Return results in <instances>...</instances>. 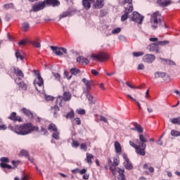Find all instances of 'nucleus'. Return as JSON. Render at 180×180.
Listing matches in <instances>:
<instances>
[{
  "label": "nucleus",
  "mask_w": 180,
  "mask_h": 180,
  "mask_svg": "<svg viewBox=\"0 0 180 180\" xmlns=\"http://www.w3.org/2000/svg\"><path fill=\"white\" fill-rule=\"evenodd\" d=\"M8 129L14 131L17 134H20L21 136H26L27 134H30L32 131H39V127L33 125V124L28 122L21 125H9Z\"/></svg>",
  "instance_id": "nucleus-1"
},
{
  "label": "nucleus",
  "mask_w": 180,
  "mask_h": 180,
  "mask_svg": "<svg viewBox=\"0 0 180 180\" xmlns=\"http://www.w3.org/2000/svg\"><path fill=\"white\" fill-rule=\"evenodd\" d=\"M72 98V94L70 91H64L63 96H58L56 98V105L51 108V112L53 114L54 117H58L60 108H63L64 102H70Z\"/></svg>",
  "instance_id": "nucleus-2"
},
{
  "label": "nucleus",
  "mask_w": 180,
  "mask_h": 180,
  "mask_svg": "<svg viewBox=\"0 0 180 180\" xmlns=\"http://www.w3.org/2000/svg\"><path fill=\"white\" fill-rule=\"evenodd\" d=\"M82 4L86 11L91 9V4L94 9H102L105 6V0H82Z\"/></svg>",
  "instance_id": "nucleus-3"
},
{
  "label": "nucleus",
  "mask_w": 180,
  "mask_h": 180,
  "mask_svg": "<svg viewBox=\"0 0 180 180\" xmlns=\"http://www.w3.org/2000/svg\"><path fill=\"white\" fill-rule=\"evenodd\" d=\"M108 164L110 167L109 169L111 171L112 175H117L118 174L117 179L126 180V176H124V169L113 167V163H112V160H110V158L108 159Z\"/></svg>",
  "instance_id": "nucleus-4"
},
{
  "label": "nucleus",
  "mask_w": 180,
  "mask_h": 180,
  "mask_svg": "<svg viewBox=\"0 0 180 180\" xmlns=\"http://www.w3.org/2000/svg\"><path fill=\"white\" fill-rule=\"evenodd\" d=\"M162 22V15L160 11H155L150 15V23H152V27L157 29L158 27V23Z\"/></svg>",
  "instance_id": "nucleus-5"
},
{
  "label": "nucleus",
  "mask_w": 180,
  "mask_h": 180,
  "mask_svg": "<svg viewBox=\"0 0 180 180\" xmlns=\"http://www.w3.org/2000/svg\"><path fill=\"white\" fill-rule=\"evenodd\" d=\"M129 144L131 147L135 148L136 154L142 156L146 155V148L147 147L146 143H139V145H136L134 142L130 141Z\"/></svg>",
  "instance_id": "nucleus-6"
},
{
  "label": "nucleus",
  "mask_w": 180,
  "mask_h": 180,
  "mask_svg": "<svg viewBox=\"0 0 180 180\" xmlns=\"http://www.w3.org/2000/svg\"><path fill=\"white\" fill-rule=\"evenodd\" d=\"M91 58L93 60H98V61H105V60L109 59V54L105 52H101L96 55H91Z\"/></svg>",
  "instance_id": "nucleus-7"
},
{
  "label": "nucleus",
  "mask_w": 180,
  "mask_h": 180,
  "mask_svg": "<svg viewBox=\"0 0 180 180\" xmlns=\"http://www.w3.org/2000/svg\"><path fill=\"white\" fill-rule=\"evenodd\" d=\"M133 12V5L129 6V7H125L124 11V14L121 16V22H124L129 19V13Z\"/></svg>",
  "instance_id": "nucleus-8"
},
{
  "label": "nucleus",
  "mask_w": 180,
  "mask_h": 180,
  "mask_svg": "<svg viewBox=\"0 0 180 180\" xmlns=\"http://www.w3.org/2000/svg\"><path fill=\"white\" fill-rule=\"evenodd\" d=\"M11 71L13 74H15V75H16V77H18V79H19V81H20V79H22V78H23L25 77L23 72L22 70H20V69H19V68H16L15 66L12 67L11 68ZM20 77L22 78H20Z\"/></svg>",
  "instance_id": "nucleus-9"
},
{
  "label": "nucleus",
  "mask_w": 180,
  "mask_h": 180,
  "mask_svg": "<svg viewBox=\"0 0 180 180\" xmlns=\"http://www.w3.org/2000/svg\"><path fill=\"white\" fill-rule=\"evenodd\" d=\"M32 12H39V11H42V9L46 8V4L44 1H39L32 6Z\"/></svg>",
  "instance_id": "nucleus-10"
},
{
  "label": "nucleus",
  "mask_w": 180,
  "mask_h": 180,
  "mask_svg": "<svg viewBox=\"0 0 180 180\" xmlns=\"http://www.w3.org/2000/svg\"><path fill=\"white\" fill-rule=\"evenodd\" d=\"M132 15H133L131 19L133 22H136V23H139V25H141L143 23L144 17L141 16V15L138 13L136 11H134Z\"/></svg>",
  "instance_id": "nucleus-11"
},
{
  "label": "nucleus",
  "mask_w": 180,
  "mask_h": 180,
  "mask_svg": "<svg viewBox=\"0 0 180 180\" xmlns=\"http://www.w3.org/2000/svg\"><path fill=\"white\" fill-rule=\"evenodd\" d=\"M143 63H147V64H152V63L155 61V56L153 54H146L143 57Z\"/></svg>",
  "instance_id": "nucleus-12"
},
{
  "label": "nucleus",
  "mask_w": 180,
  "mask_h": 180,
  "mask_svg": "<svg viewBox=\"0 0 180 180\" xmlns=\"http://www.w3.org/2000/svg\"><path fill=\"white\" fill-rule=\"evenodd\" d=\"M8 119L10 120H12L14 122H18L19 123L23 122V119H22V117L18 116L16 112H13L11 113L10 116L8 117Z\"/></svg>",
  "instance_id": "nucleus-13"
},
{
  "label": "nucleus",
  "mask_w": 180,
  "mask_h": 180,
  "mask_svg": "<svg viewBox=\"0 0 180 180\" xmlns=\"http://www.w3.org/2000/svg\"><path fill=\"white\" fill-rule=\"evenodd\" d=\"M148 49L151 53H155L156 54L160 53V46L158 42L149 44Z\"/></svg>",
  "instance_id": "nucleus-14"
},
{
  "label": "nucleus",
  "mask_w": 180,
  "mask_h": 180,
  "mask_svg": "<svg viewBox=\"0 0 180 180\" xmlns=\"http://www.w3.org/2000/svg\"><path fill=\"white\" fill-rule=\"evenodd\" d=\"M45 6H53L55 8L56 6H60V1L58 0H44Z\"/></svg>",
  "instance_id": "nucleus-15"
},
{
  "label": "nucleus",
  "mask_w": 180,
  "mask_h": 180,
  "mask_svg": "<svg viewBox=\"0 0 180 180\" xmlns=\"http://www.w3.org/2000/svg\"><path fill=\"white\" fill-rule=\"evenodd\" d=\"M157 4H159V6H161L162 8H165V6L171 5L172 2L170 0H157Z\"/></svg>",
  "instance_id": "nucleus-16"
},
{
  "label": "nucleus",
  "mask_w": 180,
  "mask_h": 180,
  "mask_svg": "<svg viewBox=\"0 0 180 180\" xmlns=\"http://www.w3.org/2000/svg\"><path fill=\"white\" fill-rule=\"evenodd\" d=\"M37 85L39 86L40 88H42L44 86V80L43 79V77H41V75L40 73L37 74Z\"/></svg>",
  "instance_id": "nucleus-17"
},
{
  "label": "nucleus",
  "mask_w": 180,
  "mask_h": 180,
  "mask_svg": "<svg viewBox=\"0 0 180 180\" xmlns=\"http://www.w3.org/2000/svg\"><path fill=\"white\" fill-rule=\"evenodd\" d=\"M21 112L25 115V116H27L29 119H33L34 116H33V112L26 108H22Z\"/></svg>",
  "instance_id": "nucleus-18"
},
{
  "label": "nucleus",
  "mask_w": 180,
  "mask_h": 180,
  "mask_svg": "<svg viewBox=\"0 0 180 180\" xmlns=\"http://www.w3.org/2000/svg\"><path fill=\"white\" fill-rule=\"evenodd\" d=\"M114 147L117 154H122V145H120L119 141H115L114 143Z\"/></svg>",
  "instance_id": "nucleus-19"
},
{
  "label": "nucleus",
  "mask_w": 180,
  "mask_h": 180,
  "mask_svg": "<svg viewBox=\"0 0 180 180\" xmlns=\"http://www.w3.org/2000/svg\"><path fill=\"white\" fill-rule=\"evenodd\" d=\"M77 62L79 64H85L86 65H87V64H89V60L83 56H79L77 58Z\"/></svg>",
  "instance_id": "nucleus-20"
},
{
  "label": "nucleus",
  "mask_w": 180,
  "mask_h": 180,
  "mask_svg": "<svg viewBox=\"0 0 180 180\" xmlns=\"http://www.w3.org/2000/svg\"><path fill=\"white\" fill-rule=\"evenodd\" d=\"M51 50L53 51L56 56H63V52H61V48L51 46Z\"/></svg>",
  "instance_id": "nucleus-21"
},
{
  "label": "nucleus",
  "mask_w": 180,
  "mask_h": 180,
  "mask_svg": "<svg viewBox=\"0 0 180 180\" xmlns=\"http://www.w3.org/2000/svg\"><path fill=\"white\" fill-rule=\"evenodd\" d=\"M86 155V157L85 158V161L87 162V164H90V165H92V160H94V155L89 153H87Z\"/></svg>",
  "instance_id": "nucleus-22"
},
{
  "label": "nucleus",
  "mask_w": 180,
  "mask_h": 180,
  "mask_svg": "<svg viewBox=\"0 0 180 180\" xmlns=\"http://www.w3.org/2000/svg\"><path fill=\"white\" fill-rule=\"evenodd\" d=\"M70 72L72 75H78L81 72V70L77 68H72L70 69Z\"/></svg>",
  "instance_id": "nucleus-23"
},
{
  "label": "nucleus",
  "mask_w": 180,
  "mask_h": 180,
  "mask_svg": "<svg viewBox=\"0 0 180 180\" xmlns=\"http://www.w3.org/2000/svg\"><path fill=\"white\" fill-rule=\"evenodd\" d=\"M68 16H71V13L70 11H64L59 15V20L64 19V18H68Z\"/></svg>",
  "instance_id": "nucleus-24"
},
{
  "label": "nucleus",
  "mask_w": 180,
  "mask_h": 180,
  "mask_svg": "<svg viewBox=\"0 0 180 180\" xmlns=\"http://www.w3.org/2000/svg\"><path fill=\"white\" fill-rule=\"evenodd\" d=\"M48 130H49V131H58V129L57 128V126L55 125V124L51 123V124L49 125L48 127Z\"/></svg>",
  "instance_id": "nucleus-25"
},
{
  "label": "nucleus",
  "mask_w": 180,
  "mask_h": 180,
  "mask_svg": "<svg viewBox=\"0 0 180 180\" xmlns=\"http://www.w3.org/2000/svg\"><path fill=\"white\" fill-rule=\"evenodd\" d=\"M82 82L86 85V89H91V82H89V80L83 78L82 79Z\"/></svg>",
  "instance_id": "nucleus-26"
},
{
  "label": "nucleus",
  "mask_w": 180,
  "mask_h": 180,
  "mask_svg": "<svg viewBox=\"0 0 180 180\" xmlns=\"http://www.w3.org/2000/svg\"><path fill=\"white\" fill-rule=\"evenodd\" d=\"M165 72H155V78H164L165 77Z\"/></svg>",
  "instance_id": "nucleus-27"
},
{
  "label": "nucleus",
  "mask_w": 180,
  "mask_h": 180,
  "mask_svg": "<svg viewBox=\"0 0 180 180\" xmlns=\"http://www.w3.org/2000/svg\"><path fill=\"white\" fill-rule=\"evenodd\" d=\"M22 27L23 32H27V30L30 29V25H29V22H23L22 24Z\"/></svg>",
  "instance_id": "nucleus-28"
},
{
  "label": "nucleus",
  "mask_w": 180,
  "mask_h": 180,
  "mask_svg": "<svg viewBox=\"0 0 180 180\" xmlns=\"http://www.w3.org/2000/svg\"><path fill=\"white\" fill-rule=\"evenodd\" d=\"M171 123H172V124H179L180 125V117H176V118H172L170 120Z\"/></svg>",
  "instance_id": "nucleus-29"
},
{
  "label": "nucleus",
  "mask_w": 180,
  "mask_h": 180,
  "mask_svg": "<svg viewBox=\"0 0 180 180\" xmlns=\"http://www.w3.org/2000/svg\"><path fill=\"white\" fill-rule=\"evenodd\" d=\"M127 98H129L130 99H131L132 101H134V102L136 103L137 106L139 107V110H141V105L140 104V103L139 101H137V100H136L135 98H134L131 95L128 94L127 95Z\"/></svg>",
  "instance_id": "nucleus-30"
},
{
  "label": "nucleus",
  "mask_w": 180,
  "mask_h": 180,
  "mask_svg": "<svg viewBox=\"0 0 180 180\" xmlns=\"http://www.w3.org/2000/svg\"><path fill=\"white\" fill-rule=\"evenodd\" d=\"M4 8L8 11V9H13V8H15V5L13 4V3H9V4H6L4 6Z\"/></svg>",
  "instance_id": "nucleus-31"
},
{
  "label": "nucleus",
  "mask_w": 180,
  "mask_h": 180,
  "mask_svg": "<svg viewBox=\"0 0 180 180\" xmlns=\"http://www.w3.org/2000/svg\"><path fill=\"white\" fill-rule=\"evenodd\" d=\"M75 116V114L74 113V111L72 110L70 112H68L65 115V117L66 119H74Z\"/></svg>",
  "instance_id": "nucleus-32"
},
{
  "label": "nucleus",
  "mask_w": 180,
  "mask_h": 180,
  "mask_svg": "<svg viewBox=\"0 0 180 180\" xmlns=\"http://www.w3.org/2000/svg\"><path fill=\"white\" fill-rule=\"evenodd\" d=\"M171 134L173 137H179L180 136V131H176L175 129H172L171 131Z\"/></svg>",
  "instance_id": "nucleus-33"
},
{
  "label": "nucleus",
  "mask_w": 180,
  "mask_h": 180,
  "mask_svg": "<svg viewBox=\"0 0 180 180\" xmlns=\"http://www.w3.org/2000/svg\"><path fill=\"white\" fill-rule=\"evenodd\" d=\"M86 98H87L88 101L90 102V103L95 104V101H94V96H92V94H87Z\"/></svg>",
  "instance_id": "nucleus-34"
},
{
  "label": "nucleus",
  "mask_w": 180,
  "mask_h": 180,
  "mask_svg": "<svg viewBox=\"0 0 180 180\" xmlns=\"http://www.w3.org/2000/svg\"><path fill=\"white\" fill-rule=\"evenodd\" d=\"M53 139H55V140H60V131H56L54 133L52 134Z\"/></svg>",
  "instance_id": "nucleus-35"
},
{
  "label": "nucleus",
  "mask_w": 180,
  "mask_h": 180,
  "mask_svg": "<svg viewBox=\"0 0 180 180\" xmlns=\"http://www.w3.org/2000/svg\"><path fill=\"white\" fill-rule=\"evenodd\" d=\"M139 140L141 142L139 143V144H146V143H147V139H145L143 134L139 135Z\"/></svg>",
  "instance_id": "nucleus-36"
},
{
  "label": "nucleus",
  "mask_w": 180,
  "mask_h": 180,
  "mask_svg": "<svg viewBox=\"0 0 180 180\" xmlns=\"http://www.w3.org/2000/svg\"><path fill=\"white\" fill-rule=\"evenodd\" d=\"M15 57L16 58L21 60V61H22V60H25V57L23 56V55H22V53L19 52V51L15 52Z\"/></svg>",
  "instance_id": "nucleus-37"
},
{
  "label": "nucleus",
  "mask_w": 180,
  "mask_h": 180,
  "mask_svg": "<svg viewBox=\"0 0 180 180\" xmlns=\"http://www.w3.org/2000/svg\"><path fill=\"white\" fill-rule=\"evenodd\" d=\"M18 85L21 89H23V91H26L27 89V84L23 82H20Z\"/></svg>",
  "instance_id": "nucleus-38"
},
{
  "label": "nucleus",
  "mask_w": 180,
  "mask_h": 180,
  "mask_svg": "<svg viewBox=\"0 0 180 180\" xmlns=\"http://www.w3.org/2000/svg\"><path fill=\"white\" fill-rule=\"evenodd\" d=\"M157 43L159 46H164L169 44V41H159Z\"/></svg>",
  "instance_id": "nucleus-39"
},
{
  "label": "nucleus",
  "mask_w": 180,
  "mask_h": 180,
  "mask_svg": "<svg viewBox=\"0 0 180 180\" xmlns=\"http://www.w3.org/2000/svg\"><path fill=\"white\" fill-rule=\"evenodd\" d=\"M124 168L126 169H128V171L131 170V169L133 168V165H131V162H127L124 165Z\"/></svg>",
  "instance_id": "nucleus-40"
},
{
  "label": "nucleus",
  "mask_w": 180,
  "mask_h": 180,
  "mask_svg": "<svg viewBox=\"0 0 180 180\" xmlns=\"http://www.w3.org/2000/svg\"><path fill=\"white\" fill-rule=\"evenodd\" d=\"M122 5H126V4H128L129 6H131V4H133V0H121Z\"/></svg>",
  "instance_id": "nucleus-41"
},
{
  "label": "nucleus",
  "mask_w": 180,
  "mask_h": 180,
  "mask_svg": "<svg viewBox=\"0 0 180 180\" xmlns=\"http://www.w3.org/2000/svg\"><path fill=\"white\" fill-rule=\"evenodd\" d=\"M31 44H32V46H34V47H37V49H40L41 47L40 42H39L37 41H31Z\"/></svg>",
  "instance_id": "nucleus-42"
},
{
  "label": "nucleus",
  "mask_w": 180,
  "mask_h": 180,
  "mask_svg": "<svg viewBox=\"0 0 180 180\" xmlns=\"http://www.w3.org/2000/svg\"><path fill=\"white\" fill-rule=\"evenodd\" d=\"M20 155L21 157H28L29 156V152H27V150H22L20 152Z\"/></svg>",
  "instance_id": "nucleus-43"
},
{
  "label": "nucleus",
  "mask_w": 180,
  "mask_h": 180,
  "mask_svg": "<svg viewBox=\"0 0 180 180\" xmlns=\"http://www.w3.org/2000/svg\"><path fill=\"white\" fill-rule=\"evenodd\" d=\"M1 168H7V169H12V167L10 165H7L6 163L0 164Z\"/></svg>",
  "instance_id": "nucleus-44"
},
{
  "label": "nucleus",
  "mask_w": 180,
  "mask_h": 180,
  "mask_svg": "<svg viewBox=\"0 0 180 180\" xmlns=\"http://www.w3.org/2000/svg\"><path fill=\"white\" fill-rule=\"evenodd\" d=\"M134 57H141V56H144V52L139 51V52H133Z\"/></svg>",
  "instance_id": "nucleus-45"
},
{
  "label": "nucleus",
  "mask_w": 180,
  "mask_h": 180,
  "mask_svg": "<svg viewBox=\"0 0 180 180\" xmlns=\"http://www.w3.org/2000/svg\"><path fill=\"white\" fill-rule=\"evenodd\" d=\"M136 130L138 131V133H143V127H141V125L138 124L136 123Z\"/></svg>",
  "instance_id": "nucleus-46"
},
{
  "label": "nucleus",
  "mask_w": 180,
  "mask_h": 180,
  "mask_svg": "<svg viewBox=\"0 0 180 180\" xmlns=\"http://www.w3.org/2000/svg\"><path fill=\"white\" fill-rule=\"evenodd\" d=\"M163 61H165L166 64H168V65H175V62L169 59H163Z\"/></svg>",
  "instance_id": "nucleus-47"
},
{
  "label": "nucleus",
  "mask_w": 180,
  "mask_h": 180,
  "mask_svg": "<svg viewBox=\"0 0 180 180\" xmlns=\"http://www.w3.org/2000/svg\"><path fill=\"white\" fill-rule=\"evenodd\" d=\"M72 146L74 147L75 148H78V147H79V142H78L77 141L73 140Z\"/></svg>",
  "instance_id": "nucleus-48"
},
{
  "label": "nucleus",
  "mask_w": 180,
  "mask_h": 180,
  "mask_svg": "<svg viewBox=\"0 0 180 180\" xmlns=\"http://www.w3.org/2000/svg\"><path fill=\"white\" fill-rule=\"evenodd\" d=\"M80 149L83 150L84 151H87L88 147L86 146V143H81Z\"/></svg>",
  "instance_id": "nucleus-49"
},
{
  "label": "nucleus",
  "mask_w": 180,
  "mask_h": 180,
  "mask_svg": "<svg viewBox=\"0 0 180 180\" xmlns=\"http://www.w3.org/2000/svg\"><path fill=\"white\" fill-rule=\"evenodd\" d=\"M76 113H77V115H85L86 112L85 110L79 108L76 110Z\"/></svg>",
  "instance_id": "nucleus-50"
},
{
  "label": "nucleus",
  "mask_w": 180,
  "mask_h": 180,
  "mask_svg": "<svg viewBox=\"0 0 180 180\" xmlns=\"http://www.w3.org/2000/svg\"><path fill=\"white\" fill-rule=\"evenodd\" d=\"M119 164H120V160H119L117 158L113 160L112 167H117Z\"/></svg>",
  "instance_id": "nucleus-51"
},
{
  "label": "nucleus",
  "mask_w": 180,
  "mask_h": 180,
  "mask_svg": "<svg viewBox=\"0 0 180 180\" xmlns=\"http://www.w3.org/2000/svg\"><path fill=\"white\" fill-rule=\"evenodd\" d=\"M121 31H122V29L117 27V28L114 29L112 31V34H119V33H120Z\"/></svg>",
  "instance_id": "nucleus-52"
},
{
  "label": "nucleus",
  "mask_w": 180,
  "mask_h": 180,
  "mask_svg": "<svg viewBox=\"0 0 180 180\" xmlns=\"http://www.w3.org/2000/svg\"><path fill=\"white\" fill-rule=\"evenodd\" d=\"M29 42V40L27 39H23L20 41L18 42V46H25V44H27V43Z\"/></svg>",
  "instance_id": "nucleus-53"
},
{
  "label": "nucleus",
  "mask_w": 180,
  "mask_h": 180,
  "mask_svg": "<svg viewBox=\"0 0 180 180\" xmlns=\"http://www.w3.org/2000/svg\"><path fill=\"white\" fill-rule=\"evenodd\" d=\"M45 99L47 102H51V101H54V97L53 96H46Z\"/></svg>",
  "instance_id": "nucleus-54"
},
{
  "label": "nucleus",
  "mask_w": 180,
  "mask_h": 180,
  "mask_svg": "<svg viewBox=\"0 0 180 180\" xmlns=\"http://www.w3.org/2000/svg\"><path fill=\"white\" fill-rule=\"evenodd\" d=\"M0 161L1 163L9 162V158L3 157L1 158Z\"/></svg>",
  "instance_id": "nucleus-55"
},
{
  "label": "nucleus",
  "mask_w": 180,
  "mask_h": 180,
  "mask_svg": "<svg viewBox=\"0 0 180 180\" xmlns=\"http://www.w3.org/2000/svg\"><path fill=\"white\" fill-rule=\"evenodd\" d=\"M74 122H75V124H77L78 126L81 124V119H79V117L75 118Z\"/></svg>",
  "instance_id": "nucleus-56"
},
{
  "label": "nucleus",
  "mask_w": 180,
  "mask_h": 180,
  "mask_svg": "<svg viewBox=\"0 0 180 180\" xmlns=\"http://www.w3.org/2000/svg\"><path fill=\"white\" fill-rule=\"evenodd\" d=\"M41 133H43L44 136H47L49 134V131H47V129L41 127Z\"/></svg>",
  "instance_id": "nucleus-57"
},
{
  "label": "nucleus",
  "mask_w": 180,
  "mask_h": 180,
  "mask_svg": "<svg viewBox=\"0 0 180 180\" xmlns=\"http://www.w3.org/2000/svg\"><path fill=\"white\" fill-rule=\"evenodd\" d=\"M106 15H108V12H106L105 10H101L100 11L101 18H103L104 16H106Z\"/></svg>",
  "instance_id": "nucleus-58"
},
{
  "label": "nucleus",
  "mask_w": 180,
  "mask_h": 180,
  "mask_svg": "<svg viewBox=\"0 0 180 180\" xmlns=\"http://www.w3.org/2000/svg\"><path fill=\"white\" fill-rule=\"evenodd\" d=\"M122 157H123V158H124V160H125L126 162H130V160L129 159V157H127V154L123 153Z\"/></svg>",
  "instance_id": "nucleus-59"
},
{
  "label": "nucleus",
  "mask_w": 180,
  "mask_h": 180,
  "mask_svg": "<svg viewBox=\"0 0 180 180\" xmlns=\"http://www.w3.org/2000/svg\"><path fill=\"white\" fill-rule=\"evenodd\" d=\"M100 120L101 122H104V123H108V119L103 117V115H100Z\"/></svg>",
  "instance_id": "nucleus-60"
},
{
  "label": "nucleus",
  "mask_w": 180,
  "mask_h": 180,
  "mask_svg": "<svg viewBox=\"0 0 180 180\" xmlns=\"http://www.w3.org/2000/svg\"><path fill=\"white\" fill-rule=\"evenodd\" d=\"M52 74L53 77L56 78V79H57L58 81H60V74L56 73V72H53Z\"/></svg>",
  "instance_id": "nucleus-61"
},
{
  "label": "nucleus",
  "mask_w": 180,
  "mask_h": 180,
  "mask_svg": "<svg viewBox=\"0 0 180 180\" xmlns=\"http://www.w3.org/2000/svg\"><path fill=\"white\" fill-rule=\"evenodd\" d=\"M91 74L94 75V77H98V75H99V72H98L95 69L91 70Z\"/></svg>",
  "instance_id": "nucleus-62"
},
{
  "label": "nucleus",
  "mask_w": 180,
  "mask_h": 180,
  "mask_svg": "<svg viewBox=\"0 0 180 180\" xmlns=\"http://www.w3.org/2000/svg\"><path fill=\"white\" fill-rule=\"evenodd\" d=\"M64 75L66 76V78L68 79H71V78H72V75H70V72H65Z\"/></svg>",
  "instance_id": "nucleus-63"
},
{
  "label": "nucleus",
  "mask_w": 180,
  "mask_h": 180,
  "mask_svg": "<svg viewBox=\"0 0 180 180\" xmlns=\"http://www.w3.org/2000/svg\"><path fill=\"white\" fill-rule=\"evenodd\" d=\"M21 180H29V178L27 177V175L24 173L22 175Z\"/></svg>",
  "instance_id": "nucleus-64"
}]
</instances>
